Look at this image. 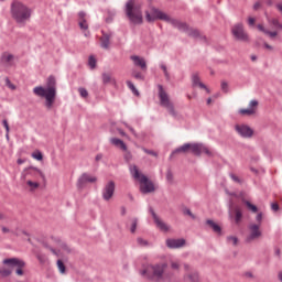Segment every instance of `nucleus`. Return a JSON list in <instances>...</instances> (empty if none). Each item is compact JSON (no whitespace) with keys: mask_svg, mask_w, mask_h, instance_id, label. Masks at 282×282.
I'll return each instance as SVG.
<instances>
[{"mask_svg":"<svg viewBox=\"0 0 282 282\" xmlns=\"http://www.w3.org/2000/svg\"><path fill=\"white\" fill-rule=\"evenodd\" d=\"M36 259L40 261V263H45V261H47V257H45L43 253H37Z\"/></svg>","mask_w":282,"mask_h":282,"instance_id":"obj_45","label":"nucleus"},{"mask_svg":"<svg viewBox=\"0 0 282 282\" xmlns=\"http://www.w3.org/2000/svg\"><path fill=\"white\" fill-rule=\"evenodd\" d=\"M126 15L130 23L134 25L142 24V4H140L138 0H128L126 3Z\"/></svg>","mask_w":282,"mask_h":282,"instance_id":"obj_5","label":"nucleus"},{"mask_svg":"<svg viewBox=\"0 0 282 282\" xmlns=\"http://www.w3.org/2000/svg\"><path fill=\"white\" fill-rule=\"evenodd\" d=\"M185 274L183 275V282H202L199 279V272L193 270L188 264H184Z\"/></svg>","mask_w":282,"mask_h":282,"instance_id":"obj_11","label":"nucleus"},{"mask_svg":"<svg viewBox=\"0 0 282 282\" xmlns=\"http://www.w3.org/2000/svg\"><path fill=\"white\" fill-rule=\"evenodd\" d=\"M34 96H37V98H44V107L46 109H52L54 107V102H56V77L50 76L46 79V86H36L33 88Z\"/></svg>","mask_w":282,"mask_h":282,"instance_id":"obj_2","label":"nucleus"},{"mask_svg":"<svg viewBox=\"0 0 282 282\" xmlns=\"http://www.w3.org/2000/svg\"><path fill=\"white\" fill-rule=\"evenodd\" d=\"M227 241H228V243H232V246H237L239 239H237V237H235V236H229V237H227Z\"/></svg>","mask_w":282,"mask_h":282,"instance_id":"obj_44","label":"nucleus"},{"mask_svg":"<svg viewBox=\"0 0 282 282\" xmlns=\"http://www.w3.org/2000/svg\"><path fill=\"white\" fill-rule=\"evenodd\" d=\"M79 28H80V30H88L89 25L87 24V20H85V19L79 20Z\"/></svg>","mask_w":282,"mask_h":282,"instance_id":"obj_42","label":"nucleus"},{"mask_svg":"<svg viewBox=\"0 0 282 282\" xmlns=\"http://www.w3.org/2000/svg\"><path fill=\"white\" fill-rule=\"evenodd\" d=\"M166 246L167 248H171V249L184 248V246H186V240L184 238L167 239Z\"/></svg>","mask_w":282,"mask_h":282,"instance_id":"obj_19","label":"nucleus"},{"mask_svg":"<svg viewBox=\"0 0 282 282\" xmlns=\"http://www.w3.org/2000/svg\"><path fill=\"white\" fill-rule=\"evenodd\" d=\"M95 160L96 162H100V160H102V154H97Z\"/></svg>","mask_w":282,"mask_h":282,"instance_id":"obj_61","label":"nucleus"},{"mask_svg":"<svg viewBox=\"0 0 282 282\" xmlns=\"http://www.w3.org/2000/svg\"><path fill=\"white\" fill-rule=\"evenodd\" d=\"M97 181H98V178L96 176H91L87 173H84L77 181V187L85 188V186H87V184H94Z\"/></svg>","mask_w":282,"mask_h":282,"instance_id":"obj_17","label":"nucleus"},{"mask_svg":"<svg viewBox=\"0 0 282 282\" xmlns=\"http://www.w3.org/2000/svg\"><path fill=\"white\" fill-rule=\"evenodd\" d=\"M110 41H111V35L109 34H104L100 37V45L102 50H109Z\"/></svg>","mask_w":282,"mask_h":282,"instance_id":"obj_26","label":"nucleus"},{"mask_svg":"<svg viewBox=\"0 0 282 282\" xmlns=\"http://www.w3.org/2000/svg\"><path fill=\"white\" fill-rule=\"evenodd\" d=\"M26 184L30 187V191H36V188H39V183L33 182L31 178L26 181Z\"/></svg>","mask_w":282,"mask_h":282,"instance_id":"obj_29","label":"nucleus"},{"mask_svg":"<svg viewBox=\"0 0 282 282\" xmlns=\"http://www.w3.org/2000/svg\"><path fill=\"white\" fill-rule=\"evenodd\" d=\"M192 83H193V86H194V87H200V89H206L208 94L210 93V90L208 89V87H206V86L204 85V83L200 82V79H199V74L194 73V74L192 75Z\"/></svg>","mask_w":282,"mask_h":282,"instance_id":"obj_23","label":"nucleus"},{"mask_svg":"<svg viewBox=\"0 0 282 282\" xmlns=\"http://www.w3.org/2000/svg\"><path fill=\"white\" fill-rule=\"evenodd\" d=\"M145 19L148 23H153V21H166V23H171L173 28H176L181 32H186L188 36H193L194 39H197L199 36V31L197 29H189L188 25L184 22H180L178 20L171 19L166 13L158 10L152 9V12L149 13V11L145 12Z\"/></svg>","mask_w":282,"mask_h":282,"instance_id":"obj_1","label":"nucleus"},{"mask_svg":"<svg viewBox=\"0 0 282 282\" xmlns=\"http://www.w3.org/2000/svg\"><path fill=\"white\" fill-rule=\"evenodd\" d=\"M278 278H279V281H281V282H282V271H281V272H279Z\"/></svg>","mask_w":282,"mask_h":282,"instance_id":"obj_64","label":"nucleus"},{"mask_svg":"<svg viewBox=\"0 0 282 282\" xmlns=\"http://www.w3.org/2000/svg\"><path fill=\"white\" fill-rule=\"evenodd\" d=\"M170 265L172 270H180L181 263L178 260H171Z\"/></svg>","mask_w":282,"mask_h":282,"instance_id":"obj_36","label":"nucleus"},{"mask_svg":"<svg viewBox=\"0 0 282 282\" xmlns=\"http://www.w3.org/2000/svg\"><path fill=\"white\" fill-rule=\"evenodd\" d=\"M188 151H191V153H193L194 155H202V144H199V143H185V144L176 148L171 153V158H173V155H177V153H188Z\"/></svg>","mask_w":282,"mask_h":282,"instance_id":"obj_7","label":"nucleus"},{"mask_svg":"<svg viewBox=\"0 0 282 282\" xmlns=\"http://www.w3.org/2000/svg\"><path fill=\"white\" fill-rule=\"evenodd\" d=\"M3 265H9V268H17L15 273L18 276H23V268H25V261L19 258H7L2 261Z\"/></svg>","mask_w":282,"mask_h":282,"instance_id":"obj_9","label":"nucleus"},{"mask_svg":"<svg viewBox=\"0 0 282 282\" xmlns=\"http://www.w3.org/2000/svg\"><path fill=\"white\" fill-rule=\"evenodd\" d=\"M31 158L41 162V160H43V153H41V151H35L31 154Z\"/></svg>","mask_w":282,"mask_h":282,"instance_id":"obj_35","label":"nucleus"},{"mask_svg":"<svg viewBox=\"0 0 282 282\" xmlns=\"http://www.w3.org/2000/svg\"><path fill=\"white\" fill-rule=\"evenodd\" d=\"M37 177H44L43 172L37 167H28L22 172V180H36Z\"/></svg>","mask_w":282,"mask_h":282,"instance_id":"obj_12","label":"nucleus"},{"mask_svg":"<svg viewBox=\"0 0 282 282\" xmlns=\"http://www.w3.org/2000/svg\"><path fill=\"white\" fill-rule=\"evenodd\" d=\"M160 67H161L162 72L164 73L166 80H171V74H169V69L166 68V65L160 64Z\"/></svg>","mask_w":282,"mask_h":282,"instance_id":"obj_34","label":"nucleus"},{"mask_svg":"<svg viewBox=\"0 0 282 282\" xmlns=\"http://www.w3.org/2000/svg\"><path fill=\"white\" fill-rule=\"evenodd\" d=\"M256 221H258L257 226H261V221H263V214L262 213H259L256 216Z\"/></svg>","mask_w":282,"mask_h":282,"instance_id":"obj_50","label":"nucleus"},{"mask_svg":"<svg viewBox=\"0 0 282 282\" xmlns=\"http://www.w3.org/2000/svg\"><path fill=\"white\" fill-rule=\"evenodd\" d=\"M78 93L82 98H87L89 96V93L84 87L78 88Z\"/></svg>","mask_w":282,"mask_h":282,"instance_id":"obj_41","label":"nucleus"},{"mask_svg":"<svg viewBox=\"0 0 282 282\" xmlns=\"http://www.w3.org/2000/svg\"><path fill=\"white\" fill-rule=\"evenodd\" d=\"M138 246H141V248H144L149 246V241L144 240L143 238H137Z\"/></svg>","mask_w":282,"mask_h":282,"instance_id":"obj_40","label":"nucleus"},{"mask_svg":"<svg viewBox=\"0 0 282 282\" xmlns=\"http://www.w3.org/2000/svg\"><path fill=\"white\" fill-rule=\"evenodd\" d=\"M57 268L61 274H65V263H63V260H57Z\"/></svg>","mask_w":282,"mask_h":282,"instance_id":"obj_39","label":"nucleus"},{"mask_svg":"<svg viewBox=\"0 0 282 282\" xmlns=\"http://www.w3.org/2000/svg\"><path fill=\"white\" fill-rule=\"evenodd\" d=\"M231 33L235 36V39H237V41H248V33H246V31L243 30L242 23L234 25L231 29Z\"/></svg>","mask_w":282,"mask_h":282,"instance_id":"obj_14","label":"nucleus"},{"mask_svg":"<svg viewBox=\"0 0 282 282\" xmlns=\"http://www.w3.org/2000/svg\"><path fill=\"white\" fill-rule=\"evenodd\" d=\"M245 204L247 208L251 210V213H258L259 208L257 207V205H252V203H250L249 200H246Z\"/></svg>","mask_w":282,"mask_h":282,"instance_id":"obj_30","label":"nucleus"},{"mask_svg":"<svg viewBox=\"0 0 282 282\" xmlns=\"http://www.w3.org/2000/svg\"><path fill=\"white\" fill-rule=\"evenodd\" d=\"M96 64H97L96 57H94V55H90L88 58V65L90 69H96Z\"/></svg>","mask_w":282,"mask_h":282,"instance_id":"obj_31","label":"nucleus"},{"mask_svg":"<svg viewBox=\"0 0 282 282\" xmlns=\"http://www.w3.org/2000/svg\"><path fill=\"white\" fill-rule=\"evenodd\" d=\"M235 129L237 133L241 135V138H252V135H254V130H252L249 126L237 124Z\"/></svg>","mask_w":282,"mask_h":282,"instance_id":"obj_18","label":"nucleus"},{"mask_svg":"<svg viewBox=\"0 0 282 282\" xmlns=\"http://www.w3.org/2000/svg\"><path fill=\"white\" fill-rule=\"evenodd\" d=\"M258 107H259V101L257 99H253L249 102L248 108H242L238 110V113H240V116H254V113H257Z\"/></svg>","mask_w":282,"mask_h":282,"instance_id":"obj_16","label":"nucleus"},{"mask_svg":"<svg viewBox=\"0 0 282 282\" xmlns=\"http://www.w3.org/2000/svg\"><path fill=\"white\" fill-rule=\"evenodd\" d=\"M130 173H131V175L134 180H138V182H140L141 193L147 195V193H154L155 192V185L153 184V182H151L149 180V177H147V175L141 174L140 170H138L137 165H130Z\"/></svg>","mask_w":282,"mask_h":282,"instance_id":"obj_6","label":"nucleus"},{"mask_svg":"<svg viewBox=\"0 0 282 282\" xmlns=\"http://www.w3.org/2000/svg\"><path fill=\"white\" fill-rule=\"evenodd\" d=\"M79 19H80V21H83V19H85V12H83V11L79 12Z\"/></svg>","mask_w":282,"mask_h":282,"instance_id":"obj_62","label":"nucleus"},{"mask_svg":"<svg viewBox=\"0 0 282 282\" xmlns=\"http://www.w3.org/2000/svg\"><path fill=\"white\" fill-rule=\"evenodd\" d=\"M166 268L169 264L166 262H159L154 264H147L140 274L143 279L151 282H166L169 276L166 275Z\"/></svg>","mask_w":282,"mask_h":282,"instance_id":"obj_3","label":"nucleus"},{"mask_svg":"<svg viewBox=\"0 0 282 282\" xmlns=\"http://www.w3.org/2000/svg\"><path fill=\"white\" fill-rule=\"evenodd\" d=\"M2 124H3L7 133H10V126L8 124V119H3Z\"/></svg>","mask_w":282,"mask_h":282,"instance_id":"obj_53","label":"nucleus"},{"mask_svg":"<svg viewBox=\"0 0 282 282\" xmlns=\"http://www.w3.org/2000/svg\"><path fill=\"white\" fill-rule=\"evenodd\" d=\"M110 144H113V147H117L118 149H121V151H127V144L124 141L118 139V138H111Z\"/></svg>","mask_w":282,"mask_h":282,"instance_id":"obj_24","label":"nucleus"},{"mask_svg":"<svg viewBox=\"0 0 282 282\" xmlns=\"http://www.w3.org/2000/svg\"><path fill=\"white\" fill-rule=\"evenodd\" d=\"M113 193H116V183L113 181H109L102 188V199H105V202H109V199L113 197Z\"/></svg>","mask_w":282,"mask_h":282,"instance_id":"obj_15","label":"nucleus"},{"mask_svg":"<svg viewBox=\"0 0 282 282\" xmlns=\"http://www.w3.org/2000/svg\"><path fill=\"white\" fill-rule=\"evenodd\" d=\"M150 214L153 217L154 224L156 226V228H159V230H161V232H169V230H171V227L164 223V220H162L158 214H155V210H153V207H150Z\"/></svg>","mask_w":282,"mask_h":282,"instance_id":"obj_13","label":"nucleus"},{"mask_svg":"<svg viewBox=\"0 0 282 282\" xmlns=\"http://www.w3.org/2000/svg\"><path fill=\"white\" fill-rule=\"evenodd\" d=\"M183 213H184V215H188V217H191L192 219H195V216H194L193 212H191V209L185 208L183 210Z\"/></svg>","mask_w":282,"mask_h":282,"instance_id":"obj_52","label":"nucleus"},{"mask_svg":"<svg viewBox=\"0 0 282 282\" xmlns=\"http://www.w3.org/2000/svg\"><path fill=\"white\" fill-rule=\"evenodd\" d=\"M1 61H2V63H4V65L12 67V61H14V55H12L10 53H3L1 56Z\"/></svg>","mask_w":282,"mask_h":282,"instance_id":"obj_27","label":"nucleus"},{"mask_svg":"<svg viewBox=\"0 0 282 282\" xmlns=\"http://www.w3.org/2000/svg\"><path fill=\"white\" fill-rule=\"evenodd\" d=\"M158 87H159V98H160L161 107H165V109H167L171 116H175V108L173 107V104L169 98V94H166V90H164V86L159 85Z\"/></svg>","mask_w":282,"mask_h":282,"instance_id":"obj_8","label":"nucleus"},{"mask_svg":"<svg viewBox=\"0 0 282 282\" xmlns=\"http://www.w3.org/2000/svg\"><path fill=\"white\" fill-rule=\"evenodd\" d=\"M254 21H256L254 18H249L248 19V24L249 25H254Z\"/></svg>","mask_w":282,"mask_h":282,"instance_id":"obj_60","label":"nucleus"},{"mask_svg":"<svg viewBox=\"0 0 282 282\" xmlns=\"http://www.w3.org/2000/svg\"><path fill=\"white\" fill-rule=\"evenodd\" d=\"M11 17L18 25H25L32 19V8L21 1L11 3Z\"/></svg>","mask_w":282,"mask_h":282,"instance_id":"obj_4","label":"nucleus"},{"mask_svg":"<svg viewBox=\"0 0 282 282\" xmlns=\"http://www.w3.org/2000/svg\"><path fill=\"white\" fill-rule=\"evenodd\" d=\"M166 180L169 184H173V172H171V170L166 172Z\"/></svg>","mask_w":282,"mask_h":282,"instance_id":"obj_49","label":"nucleus"},{"mask_svg":"<svg viewBox=\"0 0 282 282\" xmlns=\"http://www.w3.org/2000/svg\"><path fill=\"white\" fill-rule=\"evenodd\" d=\"M271 208H272V210H274V213H276V210H279V204L273 203V204L271 205Z\"/></svg>","mask_w":282,"mask_h":282,"instance_id":"obj_58","label":"nucleus"},{"mask_svg":"<svg viewBox=\"0 0 282 282\" xmlns=\"http://www.w3.org/2000/svg\"><path fill=\"white\" fill-rule=\"evenodd\" d=\"M135 230H138V218L132 219V224H131V227H130V232L132 235H135Z\"/></svg>","mask_w":282,"mask_h":282,"instance_id":"obj_33","label":"nucleus"},{"mask_svg":"<svg viewBox=\"0 0 282 282\" xmlns=\"http://www.w3.org/2000/svg\"><path fill=\"white\" fill-rule=\"evenodd\" d=\"M51 240L53 241V243L57 245L58 248H62V250L69 252V247H67V243H65L63 240H61V238L51 237Z\"/></svg>","mask_w":282,"mask_h":282,"instance_id":"obj_25","label":"nucleus"},{"mask_svg":"<svg viewBox=\"0 0 282 282\" xmlns=\"http://www.w3.org/2000/svg\"><path fill=\"white\" fill-rule=\"evenodd\" d=\"M221 89L225 91V94H228V83L221 82Z\"/></svg>","mask_w":282,"mask_h":282,"instance_id":"obj_54","label":"nucleus"},{"mask_svg":"<svg viewBox=\"0 0 282 282\" xmlns=\"http://www.w3.org/2000/svg\"><path fill=\"white\" fill-rule=\"evenodd\" d=\"M265 19H267V23H269V25H271L275 30H282V23L279 20V18H272V17H269L268 13H265Z\"/></svg>","mask_w":282,"mask_h":282,"instance_id":"obj_22","label":"nucleus"},{"mask_svg":"<svg viewBox=\"0 0 282 282\" xmlns=\"http://www.w3.org/2000/svg\"><path fill=\"white\" fill-rule=\"evenodd\" d=\"M126 162H131V160H133V155L131 154V152L126 150V153L123 155Z\"/></svg>","mask_w":282,"mask_h":282,"instance_id":"obj_48","label":"nucleus"},{"mask_svg":"<svg viewBox=\"0 0 282 282\" xmlns=\"http://www.w3.org/2000/svg\"><path fill=\"white\" fill-rule=\"evenodd\" d=\"M102 82L105 85L111 83V75L107 74V73H104L102 74Z\"/></svg>","mask_w":282,"mask_h":282,"instance_id":"obj_43","label":"nucleus"},{"mask_svg":"<svg viewBox=\"0 0 282 282\" xmlns=\"http://www.w3.org/2000/svg\"><path fill=\"white\" fill-rule=\"evenodd\" d=\"M202 152L206 153V155H210V150H208V148L202 145Z\"/></svg>","mask_w":282,"mask_h":282,"instance_id":"obj_56","label":"nucleus"},{"mask_svg":"<svg viewBox=\"0 0 282 282\" xmlns=\"http://www.w3.org/2000/svg\"><path fill=\"white\" fill-rule=\"evenodd\" d=\"M10 274H12V269H6V268L0 269L1 276H10Z\"/></svg>","mask_w":282,"mask_h":282,"instance_id":"obj_37","label":"nucleus"},{"mask_svg":"<svg viewBox=\"0 0 282 282\" xmlns=\"http://www.w3.org/2000/svg\"><path fill=\"white\" fill-rule=\"evenodd\" d=\"M2 232L3 235H8V232H12V230H10V228L2 226Z\"/></svg>","mask_w":282,"mask_h":282,"instance_id":"obj_57","label":"nucleus"},{"mask_svg":"<svg viewBox=\"0 0 282 282\" xmlns=\"http://www.w3.org/2000/svg\"><path fill=\"white\" fill-rule=\"evenodd\" d=\"M242 217H243V214L241 213V209L236 208V218H235L236 224H239Z\"/></svg>","mask_w":282,"mask_h":282,"instance_id":"obj_38","label":"nucleus"},{"mask_svg":"<svg viewBox=\"0 0 282 282\" xmlns=\"http://www.w3.org/2000/svg\"><path fill=\"white\" fill-rule=\"evenodd\" d=\"M142 151L147 153L148 155H153L154 158H158V152L149 150L147 148H142Z\"/></svg>","mask_w":282,"mask_h":282,"instance_id":"obj_47","label":"nucleus"},{"mask_svg":"<svg viewBox=\"0 0 282 282\" xmlns=\"http://www.w3.org/2000/svg\"><path fill=\"white\" fill-rule=\"evenodd\" d=\"M130 59L133 62L135 67H140L143 72H147V61L144 57H140L138 55L130 56Z\"/></svg>","mask_w":282,"mask_h":282,"instance_id":"obj_20","label":"nucleus"},{"mask_svg":"<svg viewBox=\"0 0 282 282\" xmlns=\"http://www.w3.org/2000/svg\"><path fill=\"white\" fill-rule=\"evenodd\" d=\"M257 29L259 32H262V34H265V36H269V39H276L279 36V31H270L263 26V24H258Z\"/></svg>","mask_w":282,"mask_h":282,"instance_id":"obj_21","label":"nucleus"},{"mask_svg":"<svg viewBox=\"0 0 282 282\" xmlns=\"http://www.w3.org/2000/svg\"><path fill=\"white\" fill-rule=\"evenodd\" d=\"M259 8H261V2H256L253 4V10H259Z\"/></svg>","mask_w":282,"mask_h":282,"instance_id":"obj_59","label":"nucleus"},{"mask_svg":"<svg viewBox=\"0 0 282 282\" xmlns=\"http://www.w3.org/2000/svg\"><path fill=\"white\" fill-rule=\"evenodd\" d=\"M206 224L214 230V232H217V235L221 232V227L217 225V223L213 221L212 219H208Z\"/></svg>","mask_w":282,"mask_h":282,"instance_id":"obj_28","label":"nucleus"},{"mask_svg":"<svg viewBox=\"0 0 282 282\" xmlns=\"http://www.w3.org/2000/svg\"><path fill=\"white\" fill-rule=\"evenodd\" d=\"M249 235L247 236V243H250L257 239H260V237L263 236V231H261V225L257 224H250L248 226Z\"/></svg>","mask_w":282,"mask_h":282,"instance_id":"obj_10","label":"nucleus"},{"mask_svg":"<svg viewBox=\"0 0 282 282\" xmlns=\"http://www.w3.org/2000/svg\"><path fill=\"white\" fill-rule=\"evenodd\" d=\"M127 86L129 87V89H131L132 94H134V96H140V93L137 90L135 85H133L131 83V80L127 82Z\"/></svg>","mask_w":282,"mask_h":282,"instance_id":"obj_32","label":"nucleus"},{"mask_svg":"<svg viewBox=\"0 0 282 282\" xmlns=\"http://www.w3.org/2000/svg\"><path fill=\"white\" fill-rule=\"evenodd\" d=\"M264 47H265V50H273L272 45H270L268 43H264Z\"/></svg>","mask_w":282,"mask_h":282,"instance_id":"obj_63","label":"nucleus"},{"mask_svg":"<svg viewBox=\"0 0 282 282\" xmlns=\"http://www.w3.org/2000/svg\"><path fill=\"white\" fill-rule=\"evenodd\" d=\"M230 178L236 182L237 184H241V178H239V176L235 175V174H230L229 175Z\"/></svg>","mask_w":282,"mask_h":282,"instance_id":"obj_51","label":"nucleus"},{"mask_svg":"<svg viewBox=\"0 0 282 282\" xmlns=\"http://www.w3.org/2000/svg\"><path fill=\"white\" fill-rule=\"evenodd\" d=\"M132 76L137 78V80H144V75H142L140 72H133Z\"/></svg>","mask_w":282,"mask_h":282,"instance_id":"obj_46","label":"nucleus"},{"mask_svg":"<svg viewBox=\"0 0 282 282\" xmlns=\"http://www.w3.org/2000/svg\"><path fill=\"white\" fill-rule=\"evenodd\" d=\"M123 124L124 127H127V129H129L132 135H135V129H133V127L129 126L128 123H123Z\"/></svg>","mask_w":282,"mask_h":282,"instance_id":"obj_55","label":"nucleus"}]
</instances>
